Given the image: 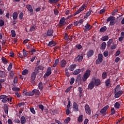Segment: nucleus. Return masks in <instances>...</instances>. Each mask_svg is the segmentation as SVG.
<instances>
[{"label":"nucleus","mask_w":124,"mask_h":124,"mask_svg":"<svg viewBox=\"0 0 124 124\" xmlns=\"http://www.w3.org/2000/svg\"><path fill=\"white\" fill-rule=\"evenodd\" d=\"M8 110L9 108L7 105H6V106H4V110L5 113V114H8Z\"/></svg>","instance_id":"37"},{"label":"nucleus","mask_w":124,"mask_h":124,"mask_svg":"<svg viewBox=\"0 0 124 124\" xmlns=\"http://www.w3.org/2000/svg\"><path fill=\"white\" fill-rule=\"evenodd\" d=\"M29 74V70H28V69H24L22 72V75H27V74Z\"/></svg>","instance_id":"38"},{"label":"nucleus","mask_w":124,"mask_h":124,"mask_svg":"<svg viewBox=\"0 0 124 124\" xmlns=\"http://www.w3.org/2000/svg\"><path fill=\"white\" fill-rule=\"evenodd\" d=\"M11 32L12 34V37H15L16 36V32H15V31L12 30Z\"/></svg>","instance_id":"45"},{"label":"nucleus","mask_w":124,"mask_h":124,"mask_svg":"<svg viewBox=\"0 0 124 124\" xmlns=\"http://www.w3.org/2000/svg\"><path fill=\"white\" fill-rule=\"evenodd\" d=\"M54 31L52 30H48L46 31L47 36H54V34L53 33Z\"/></svg>","instance_id":"15"},{"label":"nucleus","mask_w":124,"mask_h":124,"mask_svg":"<svg viewBox=\"0 0 124 124\" xmlns=\"http://www.w3.org/2000/svg\"><path fill=\"white\" fill-rule=\"evenodd\" d=\"M7 69L8 71H10L11 69H12V64H11V63L9 65Z\"/></svg>","instance_id":"60"},{"label":"nucleus","mask_w":124,"mask_h":124,"mask_svg":"<svg viewBox=\"0 0 124 124\" xmlns=\"http://www.w3.org/2000/svg\"><path fill=\"white\" fill-rule=\"evenodd\" d=\"M10 78L11 79H13L14 78V76H15V74L14 73V71H11L9 74Z\"/></svg>","instance_id":"31"},{"label":"nucleus","mask_w":124,"mask_h":124,"mask_svg":"<svg viewBox=\"0 0 124 124\" xmlns=\"http://www.w3.org/2000/svg\"><path fill=\"white\" fill-rule=\"evenodd\" d=\"M120 89H121V86L120 85H117L114 88L115 98H119L123 94V92L122 91H120Z\"/></svg>","instance_id":"1"},{"label":"nucleus","mask_w":124,"mask_h":124,"mask_svg":"<svg viewBox=\"0 0 124 124\" xmlns=\"http://www.w3.org/2000/svg\"><path fill=\"white\" fill-rule=\"evenodd\" d=\"M116 48H117V45L114 43H112V45L110 46L111 50H115Z\"/></svg>","instance_id":"36"},{"label":"nucleus","mask_w":124,"mask_h":124,"mask_svg":"<svg viewBox=\"0 0 124 124\" xmlns=\"http://www.w3.org/2000/svg\"><path fill=\"white\" fill-rule=\"evenodd\" d=\"M36 78V73L33 72L31 75V83H34V80Z\"/></svg>","instance_id":"7"},{"label":"nucleus","mask_w":124,"mask_h":124,"mask_svg":"<svg viewBox=\"0 0 124 124\" xmlns=\"http://www.w3.org/2000/svg\"><path fill=\"white\" fill-rule=\"evenodd\" d=\"M61 65L62 67H65V65H66V61L64 60H62Z\"/></svg>","instance_id":"21"},{"label":"nucleus","mask_w":124,"mask_h":124,"mask_svg":"<svg viewBox=\"0 0 124 124\" xmlns=\"http://www.w3.org/2000/svg\"><path fill=\"white\" fill-rule=\"evenodd\" d=\"M20 123L21 124H26V117L25 116H21L20 118Z\"/></svg>","instance_id":"20"},{"label":"nucleus","mask_w":124,"mask_h":124,"mask_svg":"<svg viewBox=\"0 0 124 124\" xmlns=\"http://www.w3.org/2000/svg\"><path fill=\"white\" fill-rule=\"evenodd\" d=\"M35 52H36V50L32 49L29 52V54H30V55H33V53H35Z\"/></svg>","instance_id":"53"},{"label":"nucleus","mask_w":124,"mask_h":124,"mask_svg":"<svg viewBox=\"0 0 124 124\" xmlns=\"http://www.w3.org/2000/svg\"><path fill=\"white\" fill-rule=\"evenodd\" d=\"M78 121L79 123H82V122H83V115H81L79 116Z\"/></svg>","instance_id":"47"},{"label":"nucleus","mask_w":124,"mask_h":124,"mask_svg":"<svg viewBox=\"0 0 124 124\" xmlns=\"http://www.w3.org/2000/svg\"><path fill=\"white\" fill-rule=\"evenodd\" d=\"M59 0H49V3H50V4H54L59 2Z\"/></svg>","instance_id":"32"},{"label":"nucleus","mask_w":124,"mask_h":124,"mask_svg":"<svg viewBox=\"0 0 124 124\" xmlns=\"http://www.w3.org/2000/svg\"><path fill=\"white\" fill-rule=\"evenodd\" d=\"M107 46V44H106V42H104L101 44V48L102 50H105V49H106Z\"/></svg>","instance_id":"24"},{"label":"nucleus","mask_w":124,"mask_h":124,"mask_svg":"<svg viewBox=\"0 0 124 124\" xmlns=\"http://www.w3.org/2000/svg\"><path fill=\"white\" fill-rule=\"evenodd\" d=\"M4 26V21L2 19H0V27Z\"/></svg>","instance_id":"57"},{"label":"nucleus","mask_w":124,"mask_h":124,"mask_svg":"<svg viewBox=\"0 0 124 124\" xmlns=\"http://www.w3.org/2000/svg\"><path fill=\"white\" fill-rule=\"evenodd\" d=\"M81 78L82 75L81 74L78 75L76 79V83H79V82L81 83L82 82V79H81Z\"/></svg>","instance_id":"14"},{"label":"nucleus","mask_w":124,"mask_h":124,"mask_svg":"<svg viewBox=\"0 0 124 124\" xmlns=\"http://www.w3.org/2000/svg\"><path fill=\"white\" fill-rule=\"evenodd\" d=\"M120 106H121V105L118 102H116L114 104V107L117 108V109H120Z\"/></svg>","instance_id":"40"},{"label":"nucleus","mask_w":124,"mask_h":124,"mask_svg":"<svg viewBox=\"0 0 124 124\" xmlns=\"http://www.w3.org/2000/svg\"><path fill=\"white\" fill-rule=\"evenodd\" d=\"M107 30V28L106 26H104L100 28V32H104V31H106V30Z\"/></svg>","instance_id":"29"},{"label":"nucleus","mask_w":124,"mask_h":124,"mask_svg":"<svg viewBox=\"0 0 124 124\" xmlns=\"http://www.w3.org/2000/svg\"><path fill=\"white\" fill-rule=\"evenodd\" d=\"M32 92H33V95H34V94H35L36 95H40V92L38 90L34 89L32 90Z\"/></svg>","instance_id":"18"},{"label":"nucleus","mask_w":124,"mask_h":124,"mask_svg":"<svg viewBox=\"0 0 124 124\" xmlns=\"http://www.w3.org/2000/svg\"><path fill=\"white\" fill-rule=\"evenodd\" d=\"M57 45V43L55 42V41L52 40L51 41L49 42L48 44V46L49 47H55Z\"/></svg>","instance_id":"16"},{"label":"nucleus","mask_w":124,"mask_h":124,"mask_svg":"<svg viewBox=\"0 0 124 124\" xmlns=\"http://www.w3.org/2000/svg\"><path fill=\"white\" fill-rule=\"evenodd\" d=\"M93 51L92 49L90 50L87 53V57L88 58H90L92 57L93 55Z\"/></svg>","instance_id":"19"},{"label":"nucleus","mask_w":124,"mask_h":124,"mask_svg":"<svg viewBox=\"0 0 124 124\" xmlns=\"http://www.w3.org/2000/svg\"><path fill=\"white\" fill-rule=\"evenodd\" d=\"M71 102L70 101V100H69L68 102V104L67 105V108H68V109H70V107H71Z\"/></svg>","instance_id":"55"},{"label":"nucleus","mask_w":124,"mask_h":124,"mask_svg":"<svg viewBox=\"0 0 124 124\" xmlns=\"http://www.w3.org/2000/svg\"><path fill=\"white\" fill-rule=\"evenodd\" d=\"M26 8L28 9V11H30L31 13H33V9L31 7V5L28 4L26 5Z\"/></svg>","instance_id":"17"},{"label":"nucleus","mask_w":124,"mask_h":124,"mask_svg":"<svg viewBox=\"0 0 124 124\" xmlns=\"http://www.w3.org/2000/svg\"><path fill=\"white\" fill-rule=\"evenodd\" d=\"M102 60H100L99 59H97L96 60V64H100V63H101V62H102Z\"/></svg>","instance_id":"59"},{"label":"nucleus","mask_w":124,"mask_h":124,"mask_svg":"<svg viewBox=\"0 0 124 124\" xmlns=\"http://www.w3.org/2000/svg\"><path fill=\"white\" fill-rule=\"evenodd\" d=\"M70 117H67L66 118V119H65L64 122L65 123V124H68L69 123V122H70Z\"/></svg>","instance_id":"48"},{"label":"nucleus","mask_w":124,"mask_h":124,"mask_svg":"<svg viewBox=\"0 0 124 124\" xmlns=\"http://www.w3.org/2000/svg\"><path fill=\"white\" fill-rule=\"evenodd\" d=\"M5 76V72L4 71L0 70V77L3 78Z\"/></svg>","instance_id":"41"},{"label":"nucleus","mask_w":124,"mask_h":124,"mask_svg":"<svg viewBox=\"0 0 124 124\" xmlns=\"http://www.w3.org/2000/svg\"><path fill=\"white\" fill-rule=\"evenodd\" d=\"M108 108H109V106L107 105L101 109L100 113L103 115V116H105V112L107 111Z\"/></svg>","instance_id":"8"},{"label":"nucleus","mask_w":124,"mask_h":124,"mask_svg":"<svg viewBox=\"0 0 124 124\" xmlns=\"http://www.w3.org/2000/svg\"><path fill=\"white\" fill-rule=\"evenodd\" d=\"M84 108L85 112L87 115H91V114H92V110H91V108H90V106H89V105L86 104Z\"/></svg>","instance_id":"6"},{"label":"nucleus","mask_w":124,"mask_h":124,"mask_svg":"<svg viewBox=\"0 0 124 124\" xmlns=\"http://www.w3.org/2000/svg\"><path fill=\"white\" fill-rule=\"evenodd\" d=\"M80 72H81V70L79 69H77L74 71L73 74V75H78V74H79Z\"/></svg>","instance_id":"28"},{"label":"nucleus","mask_w":124,"mask_h":124,"mask_svg":"<svg viewBox=\"0 0 124 124\" xmlns=\"http://www.w3.org/2000/svg\"><path fill=\"white\" fill-rule=\"evenodd\" d=\"M76 48H77V49H78V50H80V49H82V48H83V46H82V45L78 44L76 46Z\"/></svg>","instance_id":"49"},{"label":"nucleus","mask_w":124,"mask_h":124,"mask_svg":"<svg viewBox=\"0 0 124 124\" xmlns=\"http://www.w3.org/2000/svg\"><path fill=\"white\" fill-rule=\"evenodd\" d=\"M83 60V56L78 55L77 57L75 59V62H81Z\"/></svg>","instance_id":"13"},{"label":"nucleus","mask_w":124,"mask_h":124,"mask_svg":"<svg viewBox=\"0 0 124 124\" xmlns=\"http://www.w3.org/2000/svg\"><path fill=\"white\" fill-rule=\"evenodd\" d=\"M35 28H36L35 26H31L30 28V31H35Z\"/></svg>","instance_id":"56"},{"label":"nucleus","mask_w":124,"mask_h":124,"mask_svg":"<svg viewBox=\"0 0 124 124\" xmlns=\"http://www.w3.org/2000/svg\"><path fill=\"white\" fill-rule=\"evenodd\" d=\"M52 74V68L51 67H48L46 70V73L45 74L44 76V78L46 79L47 77L50 76Z\"/></svg>","instance_id":"4"},{"label":"nucleus","mask_w":124,"mask_h":124,"mask_svg":"<svg viewBox=\"0 0 124 124\" xmlns=\"http://www.w3.org/2000/svg\"><path fill=\"white\" fill-rule=\"evenodd\" d=\"M38 88L39 89V90H40V91H43V83H42V82H40L38 84Z\"/></svg>","instance_id":"30"},{"label":"nucleus","mask_w":124,"mask_h":124,"mask_svg":"<svg viewBox=\"0 0 124 124\" xmlns=\"http://www.w3.org/2000/svg\"><path fill=\"white\" fill-rule=\"evenodd\" d=\"M91 72H92V71L91 70H86L85 73L82 75V77L83 82H86V81H87V80L88 79V78H90V76L91 75Z\"/></svg>","instance_id":"2"},{"label":"nucleus","mask_w":124,"mask_h":124,"mask_svg":"<svg viewBox=\"0 0 124 124\" xmlns=\"http://www.w3.org/2000/svg\"><path fill=\"white\" fill-rule=\"evenodd\" d=\"M12 16L14 20H16L18 18V13L17 12H14Z\"/></svg>","instance_id":"23"},{"label":"nucleus","mask_w":124,"mask_h":124,"mask_svg":"<svg viewBox=\"0 0 124 124\" xmlns=\"http://www.w3.org/2000/svg\"><path fill=\"white\" fill-rule=\"evenodd\" d=\"M98 60H100L103 62V55L102 54H99L98 55Z\"/></svg>","instance_id":"42"},{"label":"nucleus","mask_w":124,"mask_h":124,"mask_svg":"<svg viewBox=\"0 0 124 124\" xmlns=\"http://www.w3.org/2000/svg\"><path fill=\"white\" fill-rule=\"evenodd\" d=\"M79 93H83V88L82 87H78V90Z\"/></svg>","instance_id":"63"},{"label":"nucleus","mask_w":124,"mask_h":124,"mask_svg":"<svg viewBox=\"0 0 124 124\" xmlns=\"http://www.w3.org/2000/svg\"><path fill=\"white\" fill-rule=\"evenodd\" d=\"M94 81L92 80L89 84L88 88L89 90H93L94 88Z\"/></svg>","instance_id":"11"},{"label":"nucleus","mask_w":124,"mask_h":124,"mask_svg":"<svg viewBox=\"0 0 124 124\" xmlns=\"http://www.w3.org/2000/svg\"><path fill=\"white\" fill-rule=\"evenodd\" d=\"M102 78L103 79H106V78H107V73L106 72H103L102 74Z\"/></svg>","instance_id":"34"},{"label":"nucleus","mask_w":124,"mask_h":124,"mask_svg":"<svg viewBox=\"0 0 124 124\" xmlns=\"http://www.w3.org/2000/svg\"><path fill=\"white\" fill-rule=\"evenodd\" d=\"M38 107L39 109H41V110H42V111H43L44 110V106H43V105L40 104L38 105Z\"/></svg>","instance_id":"54"},{"label":"nucleus","mask_w":124,"mask_h":124,"mask_svg":"<svg viewBox=\"0 0 124 124\" xmlns=\"http://www.w3.org/2000/svg\"><path fill=\"white\" fill-rule=\"evenodd\" d=\"M116 113V110H115V108H111V115H115V113Z\"/></svg>","instance_id":"46"},{"label":"nucleus","mask_w":124,"mask_h":124,"mask_svg":"<svg viewBox=\"0 0 124 124\" xmlns=\"http://www.w3.org/2000/svg\"><path fill=\"white\" fill-rule=\"evenodd\" d=\"M69 38V36H68V34H67V33H65L64 37V39L65 40H68Z\"/></svg>","instance_id":"58"},{"label":"nucleus","mask_w":124,"mask_h":124,"mask_svg":"<svg viewBox=\"0 0 124 124\" xmlns=\"http://www.w3.org/2000/svg\"><path fill=\"white\" fill-rule=\"evenodd\" d=\"M113 43V39H110L108 42H107V46L108 48L111 46V44Z\"/></svg>","instance_id":"26"},{"label":"nucleus","mask_w":124,"mask_h":124,"mask_svg":"<svg viewBox=\"0 0 124 124\" xmlns=\"http://www.w3.org/2000/svg\"><path fill=\"white\" fill-rule=\"evenodd\" d=\"M23 57H25V58L27 57V56H28V51L26 50V49H23L22 51Z\"/></svg>","instance_id":"44"},{"label":"nucleus","mask_w":124,"mask_h":124,"mask_svg":"<svg viewBox=\"0 0 124 124\" xmlns=\"http://www.w3.org/2000/svg\"><path fill=\"white\" fill-rule=\"evenodd\" d=\"M2 62L4 63V64H7L8 63V62H7V59L4 57L2 58Z\"/></svg>","instance_id":"39"},{"label":"nucleus","mask_w":124,"mask_h":124,"mask_svg":"<svg viewBox=\"0 0 124 124\" xmlns=\"http://www.w3.org/2000/svg\"><path fill=\"white\" fill-rule=\"evenodd\" d=\"M30 111L31 113L33 114H35V110H34V108H30Z\"/></svg>","instance_id":"64"},{"label":"nucleus","mask_w":124,"mask_h":124,"mask_svg":"<svg viewBox=\"0 0 124 124\" xmlns=\"http://www.w3.org/2000/svg\"><path fill=\"white\" fill-rule=\"evenodd\" d=\"M25 95H26L27 96H32L33 95V91L25 93Z\"/></svg>","instance_id":"25"},{"label":"nucleus","mask_w":124,"mask_h":124,"mask_svg":"<svg viewBox=\"0 0 124 124\" xmlns=\"http://www.w3.org/2000/svg\"><path fill=\"white\" fill-rule=\"evenodd\" d=\"M110 83H111V80H110V78H108L105 82L106 87H108V86H109V85H110Z\"/></svg>","instance_id":"35"},{"label":"nucleus","mask_w":124,"mask_h":124,"mask_svg":"<svg viewBox=\"0 0 124 124\" xmlns=\"http://www.w3.org/2000/svg\"><path fill=\"white\" fill-rule=\"evenodd\" d=\"M25 105H26V104H25L24 102H21L17 104V106L19 108L22 107V106H25Z\"/></svg>","instance_id":"51"},{"label":"nucleus","mask_w":124,"mask_h":124,"mask_svg":"<svg viewBox=\"0 0 124 124\" xmlns=\"http://www.w3.org/2000/svg\"><path fill=\"white\" fill-rule=\"evenodd\" d=\"M59 24L60 25V27H62L64 26V25L66 24V22H65V18L62 17L60 20Z\"/></svg>","instance_id":"10"},{"label":"nucleus","mask_w":124,"mask_h":124,"mask_svg":"<svg viewBox=\"0 0 124 124\" xmlns=\"http://www.w3.org/2000/svg\"><path fill=\"white\" fill-rule=\"evenodd\" d=\"M108 39H109V37L107 35L104 36L101 38V40H102V41H107Z\"/></svg>","instance_id":"27"},{"label":"nucleus","mask_w":124,"mask_h":124,"mask_svg":"<svg viewBox=\"0 0 124 124\" xmlns=\"http://www.w3.org/2000/svg\"><path fill=\"white\" fill-rule=\"evenodd\" d=\"M92 81H93L94 85L96 86V87H98V86L101 84V81L99 79V78H93L92 79Z\"/></svg>","instance_id":"5"},{"label":"nucleus","mask_w":124,"mask_h":124,"mask_svg":"<svg viewBox=\"0 0 124 124\" xmlns=\"http://www.w3.org/2000/svg\"><path fill=\"white\" fill-rule=\"evenodd\" d=\"M86 7H87V6H86L85 4H83L81 7H79L78 10L80 12H82V11H83L84 9L86 8Z\"/></svg>","instance_id":"33"},{"label":"nucleus","mask_w":124,"mask_h":124,"mask_svg":"<svg viewBox=\"0 0 124 124\" xmlns=\"http://www.w3.org/2000/svg\"><path fill=\"white\" fill-rule=\"evenodd\" d=\"M15 94L16 95L17 97L18 98L21 97V93H19L18 92L15 93Z\"/></svg>","instance_id":"62"},{"label":"nucleus","mask_w":124,"mask_h":124,"mask_svg":"<svg viewBox=\"0 0 124 124\" xmlns=\"http://www.w3.org/2000/svg\"><path fill=\"white\" fill-rule=\"evenodd\" d=\"M103 55L105 57H108V55H109V52L105 51L104 52Z\"/></svg>","instance_id":"61"},{"label":"nucleus","mask_w":124,"mask_h":124,"mask_svg":"<svg viewBox=\"0 0 124 124\" xmlns=\"http://www.w3.org/2000/svg\"><path fill=\"white\" fill-rule=\"evenodd\" d=\"M73 109L75 112H78V111H79V107L75 102L73 103Z\"/></svg>","instance_id":"9"},{"label":"nucleus","mask_w":124,"mask_h":124,"mask_svg":"<svg viewBox=\"0 0 124 124\" xmlns=\"http://www.w3.org/2000/svg\"><path fill=\"white\" fill-rule=\"evenodd\" d=\"M92 12L93 11L92 10H90L89 11L87 12L84 16V19H86V18H88V17H90L91 13H92Z\"/></svg>","instance_id":"22"},{"label":"nucleus","mask_w":124,"mask_h":124,"mask_svg":"<svg viewBox=\"0 0 124 124\" xmlns=\"http://www.w3.org/2000/svg\"><path fill=\"white\" fill-rule=\"evenodd\" d=\"M18 18L20 20H23V18H24V13H23V12H21L19 14Z\"/></svg>","instance_id":"43"},{"label":"nucleus","mask_w":124,"mask_h":124,"mask_svg":"<svg viewBox=\"0 0 124 124\" xmlns=\"http://www.w3.org/2000/svg\"><path fill=\"white\" fill-rule=\"evenodd\" d=\"M84 28H85L84 29V31L86 32L90 31V30H92V29H93V26H91L90 24L87 23L85 25Z\"/></svg>","instance_id":"12"},{"label":"nucleus","mask_w":124,"mask_h":124,"mask_svg":"<svg viewBox=\"0 0 124 124\" xmlns=\"http://www.w3.org/2000/svg\"><path fill=\"white\" fill-rule=\"evenodd\" d=\"M12 90L14 92H18V91H20V88L18 87H13Z\"/></svg>","instance_id":"50"},{"label":"nucleus","mask_w":124,"mask_h":124,"mask_svg":"<svg viewBox=\"0 0 124 124\" xmlns=\"http://www.w3.org/2000/svg\"><path fill=\"white\" fill-rule=\"evenodd\" d=\"M75 81V78H72L70 79V84L73 85V84H74Z\"/></svg>","instance_id":"52"},{"label":"nucleus","mask_w":124,"mask_h":124,"mask_svg":"<svg viewBox=\"0 0 124 124\" xmlns=\"http://www.w3.org/2000/svg\"><path fill=\"white\" fill-rule=\"evenodd\" d=\"M109 22L110 26H114L116 24V19L115 16H110L107 19V23Z\"/></svg>","instance_id":"3"}]
</instances>
